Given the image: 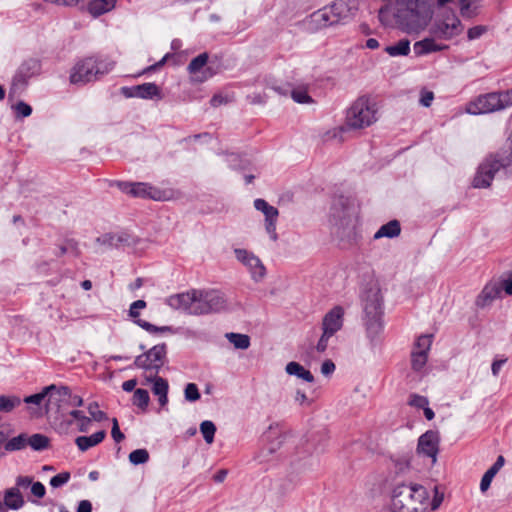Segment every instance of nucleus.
I'll list each match as a JSON object with an SVG mask.
<instances>
[{"instance_id":"6e6552de","label":"nucleus","mask_w":512,"mask_h":512,"mask_svg":"<svg viewBox=\"0 0 512 512\" xmlns=\"http://www.w3.org/2000/svg\"><path fill=\"white\" fill-rule=\"evenodd\" d=\"M114 67V62L87 57L78 61L71 69L69 80L73 85H85L100 79Z\"/></svg>"},{"instance_id":"b1692460","label":"nucleus","mask_w":512,"mask_h":512,"mask_svg":"<svg viewBox=\"0 0 512 512\" xmlns=\"http://www.w3.org/2000/svg\"><path fill=\"white\" fill-rule=\"evenodd\" d=\"M106 437V431L100 430L90 436H78L75 439V444L78 449L82 452L100 444Z\"/></svg>"},{"instance_id":"de8ad7c7","label":"nucleus","mask_w":512,"mask_h":512,"mask_svg":"<svg viewBox=\"0 0 512 512\" xmlns=\"http://www.w3.org/2000/svg\"><path fill=\"white\" fill-rule=\"evenodd\" d=\"M226 162L228 166L234 170H244L246 168V161L235 153L228 154L226 156Z\"/></svg>"},{"instance_id":"7ed1b4c3","label":"nucleus","mask_w":512,"mask_h":512,"mask_svg":"<svg viewBox=\"0 0 512 512\" xmlns=\"http://www.w3.org/2000/svg\"><path fill=\"white\" fill-rule=\"evenodd\" d=\"M354 10H356L355 5H350L348 0H336L331 5L310 14L305 19L304 24L308 30L316 32L345 23L347 19L354 15Z\"/></svg>"},{"instance_id":"2eb2a0df","label":"nucleus","mask_w":512,"mask_h":512,"mask_svg":"<svg viewBox=\"0 0 512 512\" xmlns=\"http://www.w3.org/2000/svg\"><path fill=\"white\" fill-rule=\"evenodd\" d=\"M234 254L236 259L246 267L254 282H261L264 279L266 268L257 255L243 248H235Z\"/></svg>"},{"instance_id":"a19ab883","label":"nucleus","mask_w":512,"mask_h":512,"mask_svg":"<svg viewBox=\"0 0 512 512\" xmlns=\"http://www.w3.org/2000/svg\"><path fill=\"white\" fill-rule=\"evenodd\" d=\"M200 432L205 442L211 444L214 441L216 426L212 421L205 420L200 424Z\"/></svg>"},{"instance_id":"c03bdc74","label":"nucleus","mask_w":512,"mask_h":512,"mask_svg":"<svg viewBox=\"0 0 512 512\" xmlns=\"http://www.w3.org/2000/svg\"><path fill=\"white\" fill-rule=\"evenodd\" d=\"M135 324H137L139 327H141L142 329L148 331L149 333H158V332H161V333H164V332H171L172 331V328L170 326H161V327H158V326H155L145 320H142V319H137L134 321Z\"/></svg>"},{"instance_id":"2f4dec72","label":"nucleus","mask_w":512,"mask_h":512,"mask_svg":"<svg viewBox=\"0 0 512 512\" xmlns=\"http://www.w3.org/2000/svg\"><path fill=\"white\" fill-rule=\"evenodd\" d=\"M225 338L234 346L235 349L246 350L250 347L251 340L247 334L228 332Z\"/></svg>"},{"instance_id":"680f3d73","label":"nucleus","mask_w":512,"mask_h":512,"mask_svg":"<svg viewBox=\"0 0 512 512\" xmlns=\"http://www.w3.org/2000/svg\"><path fill=\"white\" fill-rule=\"evenodd\" d=\"M68 416L71 417V419H65V417L63 418V421L68 425H72L73 424V421L75 420L77 423L80 422V419H84L86 418L87 416H85L84 412L81 411V410H76V409H73L71 411L68 412L67 414Z\"/></svg>"},{"instance_id":"1a4fd4ad","label":"nucleus","mask_w":512,"mask_h":512,"mask_svg":"<svg viewBox=\"0 0 512 512\" xmlns=\"http://www.w3.org/2000/svg\"><path fill=\"white\" fill-rule=\"evenodd\" d=\"M232 309V305L221 290L194 289V315L228 312Z\"/></svg>"},{"instance_id":"423d86ee","label":"nucleus","mask_w":512,"mask_h":512,"mask_svg":"<svg viewBox=\"0 0 512 512\" xmlns=\"http://www.w3.org/2000/svg\"><path fill=\"white\" fill-rule=\"evenodd\" d=\"M507 149L489 155L478 167L473 179L475 188H487L491 185L495 174L502 168L512 165V131L509 136Z\"/></svg>"},{"instance_id":"c85d7f7f","label":"nucleus","mask_w":512,"mask_h":512,"mask_svg":"<svg viewBox=\"0 0 512 512\" xmlns=\"http://www.w3.org/2000/svg\"><path fill=\"white\" fill-rule=\"evenodd\" d=\"M285 371L287 374L296 376L306 382L312 383L314 381L313 374L298 362H289L285 367Z\"/></svg>"},{"instance_id":"f704fd0d","label":"nucleus","mask_w":512,"mask_h":512,"mask_svg":"<svg viewBox=\"0 0 512 512\" xmlns=\"http://www.w3.org/2000/svg\"><path fill=\"white\" fill-rule=\"evenodd\" d=\"M22 403L20 397L15 395H0V412L9 413Z\"/></svg>"},{"instance_id":"f257e3e1","label":"nucleus","mask_w":512,"mask_h":512,"mask_svg":"<svg viewBox=\"0 0 512 512\" xmlns=\"http://www.w3.org/2000/svg\"><path fill=\"white\" fill-rule=\"evenodd\" d=\"M453 0H386L379 9L378 18L383 26L397 27L407 34L423 31L434 15V5L444 8Z\"/></svg>"},{"instance_id":"bf43d9fd","label":"nucleus","mask_w":512,"mask_h":512,"mask_svg":"<svg viewBox=\"0 0 512 512\" xmlns=\"http://www.w3.org/2000/svg\"><path fill=\"white\" fill-rule=\"evenodd\" d=\"M508 361V358L507 357H504V356H501L499 357L498 355L494 358L492 364H491V372H492V375L494 377H498L500 371H501V368L503 367V365Z\"/></svg>"},{"instance_id":"412c9836","label":"nucleus","mask_w":512,"mask_h":512,"mask_svg":"<svg viewBox=\"0 0 512 512\" xmlns=\"http://www.w3.org/2000/svg\"><path fill=\"white\" fill-rule=\"evenodd\" d=\"M502 292L501 283L497 281H489L485 284L479 295L475 300V305L478 308H485L500 297Z\"/></svg>"},{"instance_id":"e433bc0d","label":"nucleus","mask_w":512,"mask_h":512,"mask_svg":"<svg viewBox=\"0 0 512 512\" xmlns=\"http://www.w3.org/2000/svg\"><path fill=\"white\" fill-rule=\"evenodd\" d=\"M53 389H55V384H51L49 386H46L42 389L41 392L39 393H36V394H33V395H30V396H26L24 399H23V402L26 403V404H35V405H39L41 404V402L46 398H50V395H51V391H53Z\"/></svg>"},{"instance_id":"a18cd8bd","label":"nucleus","mask_w":512,"mask_h":512,"mask_svg":"<svg viewBox=\"0 0 512 512\" xmlns=\"http://www.w3.org/2000/svg\"><path fill=\"white\" fill-rule=\"evenodd\" d=\"M149 460V453L146 449H136L129 454V461L133 465L144 464Z\"/></svg>"},{"instance_id":"f03ea898","label":"nucleus","mask_w":512,"mask_h":512,"mask_svg":"<svg viewBox=\"0 0 512 512\" xmlns=\"http://www.w3.org/2000/svg\"><path fill=\"white\" fill-rule=\"evenodd\" d=\"M330 222L335 226V234L341 242L352 245L357 241L354 209L348 197L334 198L330 209Z\"/></svg>"},{"instance_id":"3c124183","label":"nucleus","mask_w":512,"mask_h":512,"mask_svg":"<svg viewBox=\"0 0 512 512\" xmlns=\"http://www.w3.org/2000/svg\"><path fill=\"white\" fill-rule=\"evenodd\" d=\"M98 403L92 402L88 406V412L91 415V418L97 422L107 420V414L104 411L98 409Z\"/></svg>"},{"instance_id":"ddd939ff","label":"nucleus","mask_w":512,"mask_h":512,"mask_svg":"<svg viewBox=\"0 0 512 512\" xmlns=\"http://www.w3.org/2000/svg\"><path fill=\"white\" fill-rule=\"evenodd\" d=\"M167 361V348L166 345L158 344L145 351L135 358L134 365L149 372L150 375H158L160 369Z\"/></svg>"},{"instance_id":"052dcab7","label":"nucleus","mask_w":512,"mask_h":512,"mask_svg":"<svg viewBox=\"0 0 512 512\" xmlns=\"http://www.w3.org/2000/svg\"><path fill=\"white\" fill-rule=\"evenodd\" d=\"M146 307V302L144 300H136L134 301L129 308V316L135 320L139 319V310L144 309Z\"/></svg>"},{"instance_id":"49530a36","label":"nucleus","mask_w":512,"mask_h":512,"mask_svg":"<svg viewBox=\"0 0 512 512\" xmlns=\"http://www.w3.org/2000/svg\"><path fill=\"white\" fill-rule=\"evenodd\" d=\"M432 344V336L431 335H421L418 337L415 343V347L413 350L417 352H423L424 354H428Z\"/></svg>"},{"instance_id":"9b49d317","label":"nucleus","mask_w":512,"mask_h":512,"mask_svg":"<svg viewBox=\"0 0 512 512\" xmlns=\"http://www.w3.org/2000/svg\"><path fill=\"white\" fill-rule=\"evenodd\" d=\"M263 445L255 456L259 464L266 465V469L274 466L279 459L278 451L283 445L284 436L272 426L263 435Z\"/></svg>"},{"instance_id":"e2e57ef3","label":"nucleus","mask_w":512,"mask_h":512,"mask_svg":"<svg viewBox=\"0 0 512 512\" xmlns=\"http://www.w3.org/2000/svg\"><path fill=\"white\" fill-rule=\"evenodd\" d=\"M111 436L117 443L121 442L125 438L124 434L119 428L118 420L116 418L112 419Z\"/></svg>"},{"instance_id":"603ef678","label":"nucleus","mask_w":512,"mask_h":512,"mask_svg":"<svg viewBox=\"0 0 512 512\" xmlns=\"http://www.w3.org/2000/svg\"><path fill=\"white\" fill-rule=\"evenodd\" d=\"M497 96L499 97L498 104L501 105L500 110L506 109L510 106H512V88L497 92Z\"/></svg>"},{"instance_id":"39448f33","label":"nucleus","mask_w":512,"mask_h":512,"mask_svg":"<svg viewBox=\"0 0 512 512\" xmlns=\"http://www.w3.org/2000/svg\"><path fill=\"white\" fill-rule=\"evenodd\" d=\"M362 303L367 336L374 341L383 330V300L380 289L376 285L367 288L362 294Z\"/></svg>"},{"instance_id":"ea45409f","label":"nucleus","mask_w":512,"mask_h":512,"mask_svg":"<svg viewBox=\"0 0 512 512\" xmlns=\"http://www.w3.org/2000/svg\"><path fill=\"white\" fill-rule=\"evenodd\" d=\"M150 397L149 393L145 389L138 388L134 391L132 402L135 406L146 410L149 405Z\"/></svg>"},{"instance_id":"0e129e2a","label":"nucleus","mask_w":512,"mask_h":512,"mask_svg":"<svg viewBox=\"0 0 512 512\" xmlns=\"http://www.w3.org/2000/svg\"><path fill=\"white\" fill-rule=\"evenodd\" d=\"M333 335H330L326 332H323L322 331V335L320 336L317 344H316V350L317 352L319 353H323L326 351L327 347H328V342H329V339L332 337Z\"/></svg>"},{"instance_id":"c9c22d12","label":"nucleus","mask_w":512,"mask_h":512,"mask_svg":"<svg viewBox=\"0 0 512 512\" xmlns=\"http://www.w3.org/2000/svg\"><path fill=\"white\" fill-rule=\"evenodd\" d=\"M50 439L40 433L31 435L28 438V445L35 451H43L49 447Z\"/></svg>"},{"instance_id":"473e14b6","label":"nucleus","mask_w":512,"mask_h":512,"mask_svg":"<svg viewBox=\"0 0 512 512\" xmlns=\"http://www.w3.org/2000/svg\"><path fill=\"white\" fill-rule=\"evenodd\" d=\"M410 50V41L408 39H401L396 44L385 48V52L392 57L407 56Z\"/></svg>"},{"instance_id":"20e7f679","label":"nucleus","mask_w":512,"mask_h":512,"mask_svg":"<svg viewBox=\"0 0 512 512\" xmlns=\"http://www.w3.org/2000/svg\"><path fill=\"white\" fill-rule=\"evenodd\" d=\"M429 499L427 489L420 484H399L394 487L391 497L392 512H422L423 504Z\"/></svg>"},{"instance_id":"864d4df0","label":"nucleus","mask_w":512,"mask_h":512,"mask_svg":"<svg viewBox=\"0 0 512 512\" xmlns=\"http://www.w3.org/2000/svg\"><path fill=\"white\" fill-rule=\"evenodd\" d=\"M70 473L69 472H62V473H59L55 476H53L51 479H50V485L53 487V488H59L65 484L68 483V481L70 480Z\"/></svg>"},{"instance_id":"c756f323","label":"nucleus","mask_w":512,"mask_h":512,"mask_svg":"<svg viewBox=\"0 0 512 512\" xmlns=\"http://www.w3.org/2000/svg\"><path fill=\"white\" fill-rule=\"evenodd\" d=\"M5 505L13 510H18L24 505V499L18 488H10L6 490L4 496Z\"/></svg>"},{"instance_id":"13d9d810","label":"nucleus","mask_w":512,"mask_h":512,"mask_svg":"<svg viewBox=\"0 0 512 512\" xmlns=\"http://www.w3.org/2000/svg\"><path fill=\"white\" fill-rule=\"evenodd\" d=\"M96 242L100 245H104L107 247H116L118 248V243L115 239V234L113 233H106L96 239Z\"/></svg>"},{"instance_id":"393cba45","label":"nucleus","mask_w":512,"mask_h":512,"mask_svg":"<svg viewBox=\"0 0 512 512\" xmlns=\"http://www.w3.org/2000/svg\"><path fill=\"white\" fill-rule=\"evenodd\" d=\"M166 303L175 310L189 311L192 305V295L189 292L171 295L166 299Z\"/></svg>"},{"instance_id":"5701e85b","label":"nucleus","mask_w":512,"mask_h":512,"mask_svg":"<svg viewBox=\"0 0 512 512\" xmlns=\"http://www.w3.org/2000/svg\"><path fill=\"white\" fill-rule=\"evenodd\" d=\"M434 37H427L417 41L413 45V50L416 56H423L433 52L443 51L448 48L447 45L437 43Z\"/></svg>"},{"instance_id":"8fccbe9b","label":"nucleus","mask_w":512,"mask_h":512,"mask_svg":"<svg viewBox=\"0 0 512 512\" xmlns=\"http://www.w3.org/2000/svg\"><path fill=\"white\" fill-rule=\"evenodd\" d=\"M488 27L486 25H476L468 29L467 31V39L469 41H474L481 38L485 33H487Z\"/></svg>"},{"instance_id":"f3484780","label":"nucleus","mask_w":512,"mask_h":512,"mask_svg":"<svg viewBox=\"0 0 512 512\" xmlns=\"http://www.w3.org/2000/svg\"><path fill=\"white\" fill-rule=\"evenodd\" d=\"M498 101L497 92L480 95L468 104L467 112L472 115H479L498 111L501 107Z\"/></svg>"},{"instance_id":"aec40b11","label":"nucleus","mask_w":512,"mask_h":512,"mask_svg":"<svg viewBox=\"0 0 512 512\" xmlns=\"http://www.w3.org/2000/svg\"><path fill=\"white\" fill-rule=\"evenodd\" d=\"M194 83H202L216 74L213 64H208V54L206 52L194 57Z\"/></svg>"},{"instance_id":"9d476101","label":"nucleus","mask_w":512,"mask_h":512,"mask_svg":"<svg viewBox=\"0 0 512 512\" xmlns=\"http://www.w3.org/2000/svg\"><path fill=\"white\" fill-rule=\"evenodd\" d=\"M463 31L464 25L453 9H443L438 12L430 26V34L444 41L457 38Z\"/></svg>"},{"instance_id":"a211bd4d","label":"nucleus","mask_w":512,"mask_h":512,"mask_svg":"<svg viewBox=\"0 0 512 512\" xmlns=\"http://www.w3.org/2000/svg\"><path fill=\"white\" fill-rule=\"evenodd\" d=\"M439 451V435L438 432L428 430L418 439L417 452L432 459V463L437 460Z\"/></svg>"},{"instance_id":"4468645a","label":"nucleus","mask_w":512,"mask_h":512,"mask_svg":"<svg viewBox=\"0 0 512 512\" xmlns=\"http://www.w3.org/2000/svg\"><path fill=\"white\" fill-rule=\"evenodd\" d=\"M116 184L122 192L134 197L152 199L155 201H166L171 198L170 191L161 190L147 183L118 181Z\"/></svg>"},{"instance_id":"72a5a7b5","label":"nucleus","mask_w":512,"mask_h":512,"mask_svg":"<svg viewBox=\"0 0 512 512\" xmlns=\"http://www.w3.org/2000/svg\"><path fill=\"white\" fill-rule=\"evenodd\" d=\"M428 361V354L423 352H417L413 350L411 352V367L416 373H423Z\"/></svg>"},{"instance_id":"69168bd1","label":"nucleus","mask_w":512,"mask_h":512,"mask_svg":"<svg viewBox=\"0 0 512 512\" xmlns=\"http://www.w3.org/2000/svg\"><path fill=\"white\" fill-rule=\"evenodd\" d=\"M31 493L35 497L41 499L46 494L45 486L41 482H33L32 486H31Z\"/></svg>"},{"instance_id":"7c9ffc66","label":"nucleus","mask_w":512,"mask_h":512,"mask_svg":"<svg viewBox=\"0 0 512 512\" xmlns=\"http://www.w3.org/2000/svg\"><path fill=\"white\" fill-rule=\"evenodd\" d=\"M137 92V98L141 99H153L155 97H161L160 88L152 82L137 85Z\"/></svg>"},{"instance_id":"bb28decb","label":"nucleus","mask_w":512,"mask_h":512,"mask_svg":"<svg viewBox=\"0 0 512 512\" xmlns=\"http://www.w3.org/2000/svg\"><path fill=\"white\" fill-rule=\"evenodd\" d=\"M115 3L116 0H91L87 9L92 16L98 17L111 11L115 7Z\"/></svg>"},{"instance_id":"37998d69","label":"nucleus","mask_w":512,"mask_h":512,"mask_svg":"<svg viewBox=\"0 0 512 512\" xmlns=\"http://www.w3.org/2000/svg\"><path fill=\"white\" fill-rule=\"evenodd\" d=\"M170 58H172L176 64L178 62H180V59H178V56L171 55V54L168 53L165 56H163L162 59L159 60L158 62H156V63L146 67L145 69H143L137 76H141V75L148 74V73L155 72V71L159 70L161 67H163L165 65V63Z\"/></svg>"},{"instance_id":"f8f14e48","label":"nucleus","mask_w":512,"mask_h":512,"mask_svg":"<svg viewBox=\"0 0 512 512\" xmlns=\"http://www.w3.org/2000/svg\"><path fill=\"white\" fill-rule=\"evenodd\" d=\"M83 405L82 397L72 394L67 386H56L51 391L50 398L47 399L46 411L55 410L62 418L67 416L70 407H81Z\"/></svg>"},{"instance_id":"6ab92c4d","label":"nucleus","mask_w":512,"mask_h":512,"mask_svg":"<svg viewBox=\"0 0 512 512\" xmlns=\"http://www.w3.org/2000/svg\"><path fill=\"white\" fill-rule=\"evenodd\" d=\"M344 314L342 306L337 305L330 309L322 319V331L334 336L343 327Z\"/></svg>"},{"instance_id":"4be33fe9","label":"nucleus","mask_w":512,"mask_h":512,"mask_svg":"<svg viewBox=\"0 0 512 512\" xmlns=\"http://www.w3.org/2000/svg\"><path fill=\"white\" fill-rule=\"evenodd\" d=\"M147 382H152V392L154 395L158 396V401L161 407H164L168 403V381L158 375H148L146 376Z\"/></svg>"},{"instance_id":"338daca9","label":"nucleus","mask_w":512,"mask_h":512,"mask_svg":"<svg viewBox=\"0 0 512 512\" xmlns=\"http://www.w3.org/2000/svg\"><path fill=\"white\" fill-rule=\"evenodd\" d=\"M434 99V94L431 91H422L420 95V104L423 107H430Z\"/></svg>"},{"instance_id":"09e8293b","label":"nucleus","mask_w":512,"mask_h":512,"mask_svg":"<svg viewBox=\"0 0 512 512\" xmlns=\"http://www.w3.org/2000/svg\"><path fill=\"white\" fill-rule=\"evenodd\" d=\"M115 239L118 243V247L121 246H134L138 243V239L126 232H120L115 234Z\"/></svg>"},{"instance_id":"58836bf2","label":"nucleus","mask_w":512,"mask_h":512,"mask_svg":"<svg viewBox=\"0 0 512 512\" xmlns=\"http://www.w3.org/2000/svg\"><path fill=\"white\" fill-rule=\"evenodd\" d=\"M28 444V438L26 434H19L16 437L11 438L5 444L6 451H18L22 450Z\"/></svg>"},{"instance_id":"4d7b16f0","label":"nucleus","mask_w":512,"mask_h":512,"mask_svg":"<svg viewBox=\"0 0 512 512\" xmlns=\"http://www.w3.org/2000/svg\"><path fill=\"white\" fill-rule=\"evenodd\" d=\"M408 403L410 406H413V407H416L419 409H423L424 407L429 405L428 398L425 396L418 395V394H412L410 396Z\"/></svg>"},{"instance_id":"774afa93","label":"nucleus","mask_w":512,"mask_h":512,"mask_svg":"<svg viewBox=\"0 0 512 512\" xmlns=\"http://www.w3.org/2000/svg\"><path fill=\"white\" fill-rule=\"evenodd\" d=\"M335 368V364L332 360H325L321 365V373L325 376H329L335 371Z\"/></svg>"},{"instance_id":"0eeeda50","label":"nucleus","mask_w":512,"mask_h":512,"mask_svg":"<svg viewBox=\"0 0 512 512\" xmlns=\"http://www.w3.org/2000/svg\"><path fill=\"white\" fill-rule=\"evenodd\" d=\"M378 108L370 96H360L346 111L345 126L348 130H359L377 121Z\"/></svg>"},{"instance_id":"a878e982","label":"nucleus","mask_w":512,"mask_h":512,"mask_svg":"<svg viewBox=\"0 0 512 512\" xmlns=\"http://www.w3.org/2000/svg\"><path fill=\"white\" fill-rule=\"evenodd\" d=\"M505 458L499 455L495 463L484 473L480 481V490L485 492L489 489L491 482L499 470L504 466Z\"/></svg>"},{"instance_id":"79ce46f5","label":"nucleus","mask_w":512,"mask_h":512,"mask_svg":"<svg viewBox=\"0 0 512 512\" xmlns=\"http://www.w3.org/2000/svg\"><path fill=\"white\" fill-rule=\"evenodd\" d=\"M72 253L75 257L80 255V249L78 242L74 239H66L64 243L59 247V253L57 256H62L66 253Z\"/></svg>"},{"instance_id":"4c0bfd02","label":"nucleus","mask_w":512,"mask_h":512,"mask_svg":"<svg viewBox=\"0 0 512 512\" xmlns=\"http://www.w3.org/2000/svg\"><path fill=\"white\" fill-rule=\"evenodd\" d=\"M460 14L464 19H472L478 15L477 7L472 5L478 0H458Z\"/></svg>"},{"instance_id":"dca6fc26","label":"nucleus","mask_w":512,"mask_h":512,"mask_svg":"<svg viewBox=\"0 0 512 512\" xmlns=\"http://www.w3.org/2000/svg\"><path fill=\"white\" fill-rule=\"evenodd\" d=\"M254 207L257 211H260L264 214L265 230L268 233L270 239L276 241L278 239V234L276 232V225L279 216L278 209L261 198L254 200Z\"/></svg>"},{"instance_id":"6e6d98bb","label":"nucleus","mask_w":512,"mask_h":512,"mask_svg":"<svg viewBox=\"0 0 512 512\" xmlns=\"http://www.w3.org/2000/svg\"><path fill=\"white\" fill-rule=\"evenodd\" d=\"M292 99L300 104H306L313 102L311 96L306 91L303 90H292L291 92Z\"/></svg>"},{"instance_id":"cd10ccee","label":"nucleus","mask_w":512,"mask_h":512,"mask_svg":"<svg viewBox=\"0 0 512 512\" xmlns=\"http://www.w3.org/2000/svg\"><path fill=\"white\" fill-rule=\"evenodd\" d=\"M401 233V226L398 220H391L388 223L382 225L377 232L374 234V239L395 238Z\"/></svg>"},{"instance_id":"5fc2aeb1","label":"nucleus","mask_w":512,"mask_h":512,"mask_svg":"<svg viewBox=\"0 0 512 512\" xmlns=\"http://www.w3.org/2000/svg\"><path fill=\"white\" fill-rule=\"evenodd\" d=\"M13 108L16 112V116L19 118L28 117L32 113L31 106L23 101H19Z\"/></svg>"}]
</instances>
